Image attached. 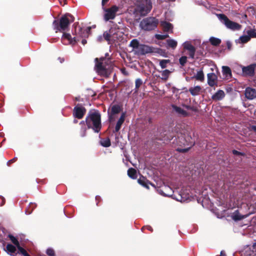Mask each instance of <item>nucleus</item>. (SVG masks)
<instances>
[{"instance_id": "obj_1", "label": "nucleus", "mask_w": 256, "mask_h": 256, "mask_svg": "<svg viewBox=\"0 0 256 256\" xmlns=\"http://www.w3.org/2000/svg\"><path fill=\"white\" fill-rule=\"evenodd\" d=\"M86 122L88 128H92L94 132H98L101 128L100 114L97 110H90L86 118Z\"/></svg>"}, {"instance_id": "obj_2", "label": "nucleus", "mask_w": 256, "mask_h": 256, "mask_svg": "<svg viewBox=\"0 0 256 256\" xmlns=\"http://www.w3.org/2000/svg\"><path fill=\"white\" fill-rule=\"evenodd\" d=\"M74 16L70 14H66L62 16L60 20H55L52 22L54 29L56 32H64L67 30L70 23L74 21Z\"/></svg>"}, {"instance_id": "obj_3", "label": "nucleus", "mask_w": 256, "mask_h": 256, "mask_svg": "<svg viewBox=\"0 0 256 256\" xmlns=\"http://www.w3.org/2000/svg\"><path fill=\"white\" fill-rule=\"evenodd\" d=\"M129 46L132 48V52L138 56L144 55L153 52L152 47L140 44L137 39L132 40Z\"/></svg>"}, {"instance_id": "obj_4", "label": "nucleus", "mask_w": 256, "mask_h": 256, "mask_svg": "<svg viewBox=\"0 0 256 256\" xmlns=\"http://www.w3.org/2000/svg\"><path fill=\"white\" fill-rule=\"evenodd\" d=\"M184 48V50L188 51L186 54L188 55L189 58L195 59L194 62L198 64H210L208 62H206V60L204 58L202 53L197 51L196 54V48L192 44L190 43L185 44Z\"/></svg>"}, {"instance_id": "obj_5", "label": "nucleus", "mask_w": 256, "mask_h": 256, "mask_svg": "<svg viewBox=\"0 0 256 256\" xmlns=\"http://www.w3.org/2000/svg\"><path fill=\"white\" fill-rule=\"evenodd\" d=\"M152 8V3L150 0H138L137 1L136 11L140 16H146L150 12Z\"/></svg>"}, {"instance_id": "obj_6", "label": "nucleus", "mask_w": 256, "mask_h": 256, "mask_svg": "<svg viewBox=\"0 0 256 256\" xmlns=\"http://www.w3.org/2000/svg\"><path fill=\"white\" fill-rule=\"evenodd\" d=\"M158 20L154 17L150 16L143 19L140 22V26L142 29L150 31L154 30L158 26Z\"/></svg>"}, {"instance_id": "obj_7", "label": "nucleus", "mask_w": 256, "mask_h": 256, "mask_svg": "<svg viewBox=\"0 0 256 256\" xmlns=\"http://www.w3.org/2000/svg\"><path fill=\"white\" fill-rule=\"evenodd\" d=\"M176 140L178 144L180 146H188L184 148H176L177 151L182 152H188L190 147L194 144V143L192 138L188 136L184 137L183 136L181 135L178 137V140Z\"/></svg>"}, {"instance_id": "obj_8", "label": "nucleus", "mask_w": 256, "mask_h": 256, "mask_svg": "<svg viewBox=\"0 0 256 256\" xmlns=\"http://www.w3.org/2000/svg\"><path fill=\"white\" fill-rule=\"evenodd\" d=\"M74 30H72V34L74 37H76L79 40L81 38H88L91 30V27L88 26L86 30H84L82 27L78 26V23H74L73 24Z\"/></svg>"}, {"instance_id": "obj_9", "label": "nucleus", "mask_w": 256, "mask_h": 256, "mask_svg": "<svg viewBox=\"0 0 256 256\" xmlns=\"http://www.w3.org/2000/svg\"><path fill=\"white\" fill-rule=\"evenodd\" d=\"M219 20L224 24L226 27L233 30H240L242 26L239 24L232 22L228 19V18L223 14H218Z\"/></svg>"}, {"instance_id": "obj_10", "label": "nucleus", "mask_w": 256, "mask_h": 256, "mask_svg": "<svg viewBox=\"0 0 256 256\" xmlns=\"http://www.w3.org/2000/svg\"><path fill=\"white\" fill-rule=\"evenodd\" d=\"M104 12V19L107 22L110 20H114L116 16V14L118 10V7L116 5H113L110 8H102Z\"/></svg>"}, {"instance_id": "obj_11", "label": "nucleus", "mask_w": 256, "mask_h": 256, "mask_svg": "<svg viewBox=\"0 0 256 256\" xmlns=\"http://www.w3.org/2000/svg\"><path fill=\"white\" fill-rule=\"evenodd\" d=\"M110 35L112 38V42L120 40L122 36V33L120 32L119 28L116 24L114 26L112 27L109 30Z\"/></svg>"}, {"instance_id": "obj_12", "label": "nucleus", "mask_w": 256, "mask_h": 256, "mask_svg": "<svg viewBox=\"0 0 256 256\" xmlns=\"http://www.w3.org/2000/svg\"><path fill=\"white\" fill-rule=\"evenodd\" d=\"M86 112V110L84 107L77 106L74 108L73 115L74 117L81 119L83 118Z\"/></svg>"}, {"instance_id": "obj_13", "label": "nucleus", "mask_w": 256, "mask_h": 256, "mask_svg": "<svg viewBox=\"0 0 256 256\" xmlns=\"http://www.w3.org/2000/svg\"><path fill=\"white\" fill-rule=\"evenodd\" d=\"M244 95L247 99L254 100L256 98V90L254 88L248 87L245 90Z\"/></svg>"}, {"instance_id": "obj_14", "label": "nucleus", "mask_w": 256, "mask_h": 256, "mask_svg": "<svg viewBox=\"0 0 256 256\" xmlns=\"http://www.w3.org/2000/svg\"><path fill=\"white\" fill-rule=\"evenodd\" d=\"M106 65H96L94 70L96 72L104 76H108L110 74V71L106 68Z\"/></svg>"}, {"instance_id": "obj_15", "label": "nucleus", "mask_w": 256, "mask_h": 256, "mask_svg": "<svg viewBox=\"0 0 256 256\" xmlns=\"http://www.w3.org/2000/svg\"><path fill=\"white\" fill-rule=\"evenodd\" d=\"M94 61L96 64H111L112 63L108 53H106L104 56H102L100 58H96Z\"/></svg>"}, {"instance_id": "obj_16", "label": "nucleus", "mask_w": 256, "mask_h": 256, "mask_svg": "<svg viewBox=\"0 0 256 256\" xmlns=\"http://www.w3.org/2000/svg\"><path fill=\"white\" fill-rule=\"evenodd\" d=\"M208 84L210 86H214L217 84V76L214 73L208 74Z\"/></svg>"}, {"instance_id": "obj_17", "label": "nucleus", "mask_w": 256, "mask_h": 256, "mask_svg": "<svg viewBox=\"0 0 256 256\" xmlns=\"http://www.w3.org/2000/svg\"><path fill=\"white\" fill-rule=\"evenodd\" d=\"M160 192L164 196H172L174 192L169 186L164 185L162 187V189L160 190Z\"/></svg>"}, {"instance_id": "obj_18", "label": "nucleus", "mask_w": 256, "mask_h": 256, "mask_svg": "<svg viewBox=\"0 0 256 256\" xmlns=\"http://www.w3.org/2000/svg\"><path fill=\"white\" fill-rule=\"evenodd\" d=\"M64 38L68 40L69 41V44L72 45H74L79 41V39L76 37H74L72 38L71 35L68 33L64 32L63 34L62 39Z\"/></svg>"}, {"instance_id": "obj_19", "label": "nucleus", "mask_w": 256, "mask_h": 256, "mask_svg": "<svg viewBox=\"0 0 256 256\" xmlns=\"http://www.w3.org/2000/svg\"><path fill=\"white\" fill-rule=\"evenodd\" d=\"M254 65H248L246 66H244L242 68V72L244 74L247 76H252L254 73Z\"/></svg>"}, {"instance_id": "obj_20", "label": "nucleus", "mask_w": 256, "mask_h": 256, "mask_svg": "<svg viewBox=\"0 0 256 256\" xmlns=\"http://www.w3.org/2000/svg\"><path fill=\"white\" fill-rule=\"evenodd\" d=\"M16 246H14L12 244H8L6 246V251L8 254L12 256H16Z\"/></svg>"}, {"instance_id": "obj_21", "label": "nucleus", "mask_w": 256, "mask_h": 256, "mask_svg": "<svg viewBox=\"0 0 256 256\" xmlns=\"http://www.w3.org/2000/svg\"><path fill=\"white\" fill-rule=\"evenodd\" d=\"M248 214L242 215L240 214L238 210H235L231 215V217L234 220L237 221L246 218Z\"/></svg>"}, {"instance_id": "obj_22", "label": "nucleus", "mask_w": 256, "mask_h": 256, "mask_svg": "<svg viewBox=\"0 0 256 256\" xmlns=\"http://www.w3.org/2000/svg\"><path fill=\"white\" fill-rule=\"evenodd\" d=\"M225 96V94L224 90H218L212 96L213 100H222Z\"/></svg>"}, {"instance_id": "obj_23", "label": "nucleus", "mask_w": 256, "mask_h": 256, "mask_svg": "<svg viewBox=\"0 0 256 256\" xmlns=\"http://www.w3.org/2000/svg\"><path fill=\"white\" fill-rule=\"evenodd\" d=\"M189 92L193 96L199 95L202 92V88L197 86L194 87H191L189 88Z\"/></svg>"}, {"instance_id": "obj_24", "label": "nucleus", "mask_w": 256, "mask_h": 256, "mask_svg": "<svg viewBox=\"0 0 256 256\" xmlns=\"http://www.w3.org/2000/svg\"><path fill=\"white\" fill-rule=\"evenodd\" d=\"M160 26L162 28L164 32H168L172 28V24L166 21H162L160 23Z\"/></svg>"}, {"instance_id": "obj_25", "label": "nucleus", "mask_w": 256, "mask_h": 256, "mask_svg": "<svg viewBox=\"0 0 256 256\" xmlns=\"http://www.w3.org/2000/svg\"><path fill=\"white\" fill-rule=\"evenodd\" d=\"M138 183L142 186H143L146 188H149V185H151L152 186H154L153 184H152L151 183L149 182L144 177L142 176L140 177L138 180Z\"/></svg>"}, {"instance_id": "obj_26", "label": "nucleus", "mask_w": 256, "mask_h": 256, "mask_svg": "<svg viewBox=\"0 0 256 256\" xmlns=\"http://www.w3.org/2000/svg\"><path fill=\"white\" fill-rule=\"evenodd\" d=\"M125 118V114L123 113L119 120H118V122H116V127H115V132H118L119 130H120L121 126L123 122L124 121Z\"/></svg>"}, {"instance_id": "obj_27", "label": "nucleus", "mask_w": 256, "mask_h": 256, "mask_svg": "<svg viewBox=\"0 0 256 256\" xmlns=\"http://www.w3.org/2000/svg\"><path fill=\"white\" fill-rule=\"evenodd\" d=\"M209 40L210 44L214 46H218L221 43V40L220 38L213 36L210 37Z\"/></svg>"}, {"instance_id": "obj_28", "label": "nucleus", "mask_w": 256, "mask_h": 256, "mask_svg": "<svg viewBox=\"0 0 256 256\" xmlns=\"http://www.w3.org/2000/svg\"><path fill=\"white\" fill-rule=\"evenodd\" d=\"M174 110L178 114H180L184 116H186L187 115V112L184 110L182 109L181 108L173 106H172Z\"/></svg>"}, {"instance_id": "obj_29", "label": "nucleus", "mask_w": 256, "mask_h": 256, "mask_svg": "<svg viewBox=\"0 0 256 256\" xmlns=\"http://www.w3.org/2000/svg\"><path fill=\"white\" fill-rule=\"evenodd\" d=\"M100 144L104 147H108L110 146V141L109 138L101 139L100 140Z\"/></svg>"}, {"instance_id": "obj_30", "label": "nucleus", "mask_w": 256, "mask_h": 256, "mask_svg": "<svg viewBox=\"0 0 256 256\" xmlns=\"http://www.w3.org/2000/svg\"><path fill=\"white\" fill-rule=\"evenodd\" d=\"M128 176L132 179L136 178V172L133 168H130L128 170Z\"/></svg>"}, {"instance_id": "obj_31", "label": "nucleus", "mask_w": 256, "mask_h": 256, "mask_svg": "<svg viewBox=\"0 0 256 256\" xmlns=\"http://www.w3.org/2000/svg\"><path fill=\"white\" fill-rule=\"evenodd\" d=\"M246 13H247L250 16H255L256 18V10L252 6L248 7Z\"/></svg>"}, {"instance_id": "obj_32", "label": "nucleus", "mask_w": 256, "mask_h": 256, "mask_svg": "<svg viewBox=\"0 0 256 256\" xmlns=\"http://www.w3.org/2000/svg\"><path fill=\"white\" fill-rule=\"evenodd\" d=\"M166 43L168 47L172 48L173 49L175 48L178 44L177 42L172 39L167 40Z\"/></svg>"}, {"instance_id": "obj_33", "label": "nucleus", "mask_w": 256, "mask_h": 256, "mask_svg": "<svg viewBox=\"0 0 256 256\" xmlns=\"http://www.w3.org/2000/svg\"><path fill=\"white\" fill-rule=\"evenodd\" d=\"M188 196L186 195H185L184 194H178V196L174 198H176V200L180 202H185L187 201L188 200Z\"/></svg>"}, {"instance_id": "obj_34", "label": "nucleus", "mask_w": 256, "mask_h": 256, "mask_svg": "<svg viewBox=\"0 0 256 256\" xmlns=\"http://www.w3.org/2000/svg\"><path fill=\"white\" fill-rule=\"evenodd\" d=\"M194 78L202 82L204 80V74L202 70L198 71L196 74L195 75Z\"/></svg>"}, {"instance_id": "obj_35", "label": "nucleus", "mask_w": 256, "mask_h": 256, "mask_svg": "<svg viewBox=\"0 0 256 256\" xmlns=\"http://www.w3.org/2000/svg\"><path fill=\"white\" fill-rule=\"evenodd\" d=\"M110 33L109 30L106 31L103 34L104 38L110 44L111 42H112V38L111 36L110 35Z\"/></svg>"}, {"instance_id": "obj_36", "label": "nucleus", "mask_w": 256, "mask_h": 256, "mask_svg": "<svg viewBox=\"0 0 256 256\" xmlns=\"http://www.w3.org/2000/svg\"><path fill=\"white\" fill-rule=\"evenodd\" d=\"M8 236L11 242L16 246V248L20 246V243L16 238L12 234H8Z\"/></svg>"}, {"instance_id": "obj_37", "label": "nucleus", "mask_w": 256, "mask_h": 256, "mask_svg": "<svg viewBox=\"0 0 256 256\" xmlns=\"http://www.w3.org/2000/svg\"><path fill=\"white\" fill-rule=\"evenodd\" d=\"M120 108L118 105H114L112 107L111 112L112 114H116L120 112Z\"/></svg>"}, {"instance_id": "obj_38", "label": "nucleus", "mask_w": 256, "mask_h": 256, "mask_svg": "<svg viewBox=\"0 0 256 256\" xmlns=\"http://www.w3.org/2000/svg\"><path fill=\"white\" fill-rule=\"evenodd\" d=\"M222 72L223 73L228 76H230L231 74L230 69L227 66H222Z\"/></svg>"}, {"instance_id": "obj_39", "label": "nucleus", "mask_w": 256, "mask_h": 256, "mask_svg": "<svg viewBox=\"0 0 256 256\" xmlns=\"http://www.w3.org/2000/svg\"><path fill=\"white\" fill-rule=\"evenodd\" d=\"M162 78L166 80L170 73V72L168 70H162Z\"/></svg>"}, {"instance_id": "obj_40", "label": "nucleus", "mask_w": 256, "mask_h": 256, "mask_svg": "<svg viewBox=\"0 0 256 256\" xmlns=\"http://www.w3.org/2000/svg\"><path fill=\"white\" fill-rule=\"evenodd\" d=\"M250 37L248 36H242L240 37V40L242 43H246L250 40Z\"/></svg>"}, {"instance_id": "obj_41", "label": "nucleus", "mask_w": 256, "mask_h": 256, "mask_svg": "<svg viewBox=\"0 0 256 256\" xmlns=\"http://www.w3.org/2000/svg\"><path fill=\"white\" fill-rule=\"evenodd\" d=\"M20 253L22 254L24 256H30L26 252V250L22 248L20 246H19L17 248Z\"/></svg>"}, {"instance_id": "obj_42", "label": "nucleus", "mask_w": 256, "mask_h": 256, "mask_svg": "<svg viewBox=\"0 0 256 256\" xmlns=\"http://www.w3.org/2000/svg\"><path fill=\"white\" fill-rule=\"evenodd\" d=\"M247 33L250 38H256V32L254 30H248Z\"/></svg>"}, {"instance_id": "obj_43", "label": "nucleus", "mask_w": 256, "mask_h": 256, "mask_svg": "<svg viewBox=\"0 0 256 256\" xmlns=\"http://www.w3.org/2000/svg\"><path fill=\"white\" fill-rule=\"evenodd\" d=\"M168 36H169L168 34H156V38L158 40H164L166 38H168Z\"/></svg>"}, {"instance_id": "obj_44", "label": "nucleus", "mask_w": 256, "mask_h": 256, "mask_svg": "<svg viewBox=\"0 0 256 256\" xmlns=\"http://www.w3.org/2000/svg\"><path fill=\"white\" fill-rule=\"evenodd\" d=\"M87 128L86 126H82L80 130V135L82 137H84L86 135Z\"/></svg>"}, {"instance_id": "obj_45", "label": "nucleus", "mask_w": 256, "mask_h": 256, "mask_svg": "<svg viewBox=\"0 0 256 256\" xmlns=\"http://www.w3.org/2000/svg\"><path fill=\"white\" fill-rule=\"evenodd\" d=\"M180 64H185L187 62V56H182L180 60Z\"/></svg>"}, {"instance_id": "obj_46", "label": "nucleus", "mask_w": 256, "mask_h": 256, "mask_svg": "<svg viewBox=\"0 0 256 256\" xmlns=\"http://www.w3.org/2000/svg\"><path fill=\"white\" fill-rule=\"evenodd\" d=\"M46 254L49 256H55L54 252L52 248H48L46 250Z\"/></svg>"}, {"instance_id": "obj_47", "label": "nucleus", "mask_w": 256, "mask_h": 256, "mask_svg": "<svg viewBox=\"0 0 256 256\" xmlns=\"http://www.w3.org/2000/svg\"><path fill=\"white\" fill-rule=\"evenodd\" d=\"M142 80L140 78H138L136 80V88H138L142 84Z\"/></svg>"}, {"instance_id": "obj_48", "label": "nucleus", "mask_w": 256, "mask_h": 256, "mask_svg": "<svg viewBox=\"0 0 256 256\" xmlns=\"http://www.w3.org/2000/svg\"><path fill=\"white\" fill-rule=\"evenodd\" d=\"M120 70L124 75L128 76V72L126 70L125 68H122Z\"/></svg>"}, {"instance_id": "obj_49", "label": "nucleus", "mask_w": 256, "mask_h": 256, "mask_svg": "<svg viewBox=\"0 0 256 256\" xmlns=\"http://www.w3.org/2000/svg\"><path fill=\"white\" fill-rule=\"evenodd\" d=\"M226 46L228 50H230L232 46V43L228 41L226 42Z\"/></svg>"}, {"instance_id": "obj_50", "label": "nucleus", "mask_w": 256, "mask_h": 256, "mask_svg": "<svg viewBox=\"0 0 256 256\" xmlns=\"http://www.w3.org/2000/svg\"><path fill=\"white\" fill-rule=\"evenodd\" d=\"M109 1V0H102V8L105 7V4Z\"/></svg>"}, {"instance_id": "obj_51", "label": "nucleus", "mask_w": 256, "mask_h": 256, "mask_svg": "<svg viewBox=\"0 0 256 256\" xmlns=\"http://www.w3.org/2000/svg\"><path fill=\"white\" fill-rule=\"evenodd\" d=\"M58 62H60V63H63L65 61L64 58H61V57H59L58 58Z\"/></svg>"}, {"instance_id": "obj_52", "label": "nucleus", "mask_w": 256, "mask_h": 256, "mask_svg": "<svg viewBox=\"0 0 256 256\" xmlns=\"http://www.w3.org/2000/svg\"><path fill=\"white\" fill-rule=\"evenodd\" d=\"M169 61H170V60H162L160 62V64H166V63L168 62Z\"/></svg>"}, {"instance_id": "obj_53", "label": "nucleus", "mask_w": 256, "mask_h": 256, "mask_svg": "<svg viewBox=\"0 0 256 256\" xmlns=\"http://www.w3.org/2000/svg\"><path fill=\"white\" fill-rule=\"evenodd\" d=\"M147 229L150 231L152 230V228L150 226H146L142 228V230Z\"/></svg>"}, {"instance_id": "obj_54", "label": "nucleus", "mask_w": 256, "mask_h": 256, "mask_svg": "<svg viewBox=\"0 0 256 256\" xmlns=\"http://www.w3.org/2000/svg\"><path fill=\"white\" fill-rule=\"evenodd\" d=\"M103 36H100L98 38V40L99 42H102V40H103Z\"/></svg>"}, {"instance_id": "obj_55", "label": "nucleus", "mask_w": 256, "mask_h": 256, "mask_svg": "<svg viewBox=\"0 0 256 256\" xmlns=\"http://www.w3.org/2000/svg\"><path fill=\"white\" fill-rule=\"evenodd\" d=\"M15 160H16V158H14L13 159L10 160L9 161H8V162L7 163L8 165H9L10 164L15 162Z\"/></svg>"}, {"instance_id": "obj_56", "label": "nucleus", "mask_w": 256, "mask_h": 256, "mask_svg": "<svg viewBox=\"0 0 256 256\" xmlns=\"http://www.w3.org/2000/svg\"><path fill=\"white\" fill-rule=\"evenodd\" d=\"M252 250L256 252V243L254 244L252 246Z\"/></svg>"}, {"instance_id": "obj_57", "label": "nucleus", "mask_w": 256, "mask_h": 256, "mask_svg": "<svg viewBox=\"0 0 256 256\" xmlns=\"http://www.w3.org/2000/svg\"><path fill=\"white\" fill-rule=\"evenodd\" d=\"M86 42H87V41L86 39L82 40V43L83 45L86 44Z\"/></svg>"}, {"instance_id": "obj_58", "label": "nucleus", "mask_w": 256, "mask_h": 256, "mask_svg": "<svg viewBox=\"0 0 256 256\" xmlns=\"http://www.w3.org/2000/svg\"><path fill=\"white\" fill-rule=\"evenodd\" d=\"M232 152H233V154H240V152H238L236 150H234Z\"/></svg>"}, {"instance_id": "obj_59", "label": "nucleus", "mask_w": 256, "mask_h": 256, "mask_svg": "<svg viewBox=\"0 0 256 256\" xmlns=\"http://www.w3.org/2000/svg\"><path fill=\"white\" fill-rule=\"evenodd\" d=\"M81 126H82H82H85V124H84V121H82L80 124Z\"/></svg>"}, {"instance_id": "obj_60", "label": "nucleus", "mask_w": 256, "mask_h": 256, "mask_svg": "<svg viewBox=\"0 0 256 256\" xmlns=\"http://www.w3.org/2000/svg\"><path fill=\"white\" fill-rule=\"evenodd\" d=\"M220 256H226L224 252H223V251H222V252H220Z\"/></svg>"}, {"instance_id": "obj_61", "label": "nucleus", "mask_w": 256, "mask_h": 256, "mask_svg": "<svg viewBox=\"0 0 256 256\" xmlns=\"http://www.w3.org/2000/svg\"><path fill=\"white\" fill-rule=\"evenodd\" d=\"M248 14H244L243 16V18H244V19H246L248 17V16H247Z\"/></svg>"}, {"instance_id": "obj_62", "label": "nucleus", "mask_w": 256, "mask_h": 256, "mask_svg": "<svg viewBox=\"0 0 256 256\" xmlns=\"http://www.w3.org/2000/svg\"><path fill=\"white\" fill-rule=\"evenodd\" d=\"M160 66H161L162 68V69L166 68V65L162 64V65H160Z\"/></svg>"}, {"instance_id": "obj_63", "label": "nucleus", "mask_w": 256, "mask_h": 256, "mask_svg": "<svg viewBox=\"0 0 256 256\" xmlns=\"http://www.w3.org/2000/svg\"><path fill=\"white\" fill-rule=\"evenodd\" d=\"M74 123H76V122H78V120H74Z\"/></svg>"}, {"instance_id": "obj_64", "label": "nucleus", "mask_w": 256, "mask_h": 256, "mask_svg": "<svg viewBox=\"0 0 256 256\" xmlns=\"http://www.w3.org/2000/svg\"><path fill=\"white\" fill-rule=\"evenodd\" d=\"M253 128L254 130H256V126H253Z\"/></svg>"}]
</instances>
